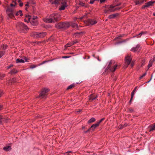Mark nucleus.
<instances>
[{"label": "nucleus", "instance_id": "obj_33", "mask_svg": "<svg viewBox=\"0 0 155 155\" xmlns=\"http://www.w3.org/2000/svg\"><path fill=\"white\" fill-rule=\"evenodd\" d=\"M134 112V110L132 108H129L128 110V111H127V112H129V113H132V112Z\"/></svg>", "mask_w": 155, "mask_h": 155}, {"label": "nucleus", "instance_id": "obj_43", "mask_svg": "<svg viewBox=\"0 0 155 155\" xmlns=\"http://www.w3.org/2000/svg\"><path fill=\"white\" fill-rule=\"evenodd\" d=\"M2 122H6L7 121V120L4 118H3L2 116Z\"/></svg>", "mask_w": 155, "mask_h": 155}, {"label": "nucleus", "instance_id": "obj_26", "mask_svg": "<svg viewBox=\"0 0 155 155\" xmlns=\"http://www.w3.org/2000/svg\"><path fill=\"white\" fill-rule=\"evenodd\" d=\"M96 120L94 117H92L87 122L89 124L94 122Z\"/></svg>", "mask_w": 155, "mask_h": 155}, {"label": "nucleus", "instance_id": "obj_37", "mask_svg": "<svg viewBox=\"0 0 155 155\" xmlns=\"http://www.w3.org/2000/svg\"><path fill=\"white\" fill-rule=\"evenodd\" d=\"M105 119V118H102V119L100 120L97 123L98 124V125H99L101 123L103 120H104Z\"/></svg>", "mask_w": 155, "mask_h": 155}, {"label": "nucleus", "instance_id": "obj_10", "mask_svg": "<svg viewBox=\"0 0 155 155\" xmlns=\"http://www.w3.org/2000/svg\"><path fill=\"white\" fill-rule=\"evenodd\" d=\"M132 60V58L131 56H127L125 58V64L127 67L130 64Z\"/></svg>", "mask_w": 155, "mask_h": 155}, {"label": "nucleus", "instance_id": "obj_41", "mask_svg": "<svg viewBox=\"0 0 155 155\" xmlns=\"http://www.w3.org/2000/svg\"><path fill=\"white\" fill-rule=\"evenodd\" d=\"M37 18L38 17L36 16L34 17H33L31 18V20H37Z\"/></svg>", "mask_w": 155, "mask_h": 155}, {"label": "nucleus", "instance_id": "obj_44", "mask_svg": "<svg viewBox=\"0 0 155 155\" xmlns=\"http://www.w3.org/2000/svg\"><path fill=\"white\" fill-rule=\"evenodd\" d=\"M37 66L36 65H31L30 66V68L33 69L36 67Z\"/></svg>", "mask_w": 155, "mask_h": 155}, {"label": "nucleus", "instance_id": "obj_22", "mask_svg": "<svg viewBox=\"0 0 155 155\" xmlns=\"http://www.w3.org/2000/svg\"><path fill=\"white\" fill-rule=\"evenodd\" d=\"M79 5L81 6H83L85 7H87V5H86L85 3L82 2L80 1H79Z\"/></svg>", "mask_w": 155, "mask_h": 155}, {"label": "nucleus", "instance_id": "obj_35", "mask_svg": "<svg viewBox=\"0 0 155 155\" xmlns=\"http://www.w3.org/2000/svg\"><path fill=\"white\" fill-rule=\"evenodd\" d=\"M5 76V74H0V79H2Z\"/></svg>", "mask_w": 155, "mask_h": 155}, {"label": "nucleus", "instance_id": "obj_46", "mask_svg": "<svg viewBox=\"0 0 155 155\" xmlns=\"http://www.w3.org/2000/svg\"><path fill=\"white\" fill-rule=\"evenodd\" d=\"M116 7L115 5L114 6L113 5H111L110 6L109 9H112Z\"/></svg>", "mask_w": 155, "mask_h": 155}, {"label": "nucleus", "instance_id": "obj_29", "mask_svg": "<svg viewBox=\"0 0 155 155\" xmlns=\"http://www.w3.org/2000/svg\"><path fill=\"white\" fill-rule=\"evenodd\" d=\"M72 45H73V44L72 43V42L71 41L67 43L66 45H65V47L67 48L70 47L71 46H72Z\"/></svg>", "mask_w": 155, "mask_h": 155}, {"label": "nucleus", "instance_id": "obj_49", "mask_svg": "<svg viewBox=\"0 0 155 155\" xmlns=\"http://www.w3.org/2000/svg\"><path fill=\"white\" fill-rule=\"evenodd\" d=\"M147 32L146 31H141L140 33V34H141V35H143V34H146L147 33Z\"/></svg>", "mask_w": 155, "mask_h": 155}, {"label": "nucleus", "instance_id": "obj_17", "mask_svg": "<svg viewBox=\"0 0 155 155\" xmlns=\"http://www.w3.org/2000/svg\"><path fill=\"white\" fill-rule=\"evenodd\" d=\"M119 15L118 13H116L111 15H110L108 16V18L109 19L114 18L116 17L117 16Z\"/></svg>", "mask_w": 155, "mask_h": 155}, {"label": "nucleus", "instance_id": "obj_28", "mask_svg": "<svg viewBox=\"0 0 155 155\" xmlns=\"http://www.w3.org/2000/svg\"><path fill=\"white\" fill-rule=\"evenodd\" d=\"M19 14H20V15L21 16H22L23 15V14L22 13V11L21 10H19L16 12L15 13V15L18 16Z\"/></svg>", "mask_w": 155, "mask_h": 155}, {"label": "nucleus", "instance_id": "obj_34", "mask_svg": "<svg viewBox=\"0 0 155 155\" xmlns=\"http://www.w3.org/2000/svg\"><path fill=\"white\" fill-rule=\"evenodd\" d=\"M143 3H142V0L140 1H136L135 2V4L136 5H140Z\"/></svg>", "mask_w": 155, "mask_h": 155}, {"label": "nucleus", "instance_id": "obj_21", "mask_svg": "<svg viewBox=\"0 0 155 155\" xmlns=\"http://www.w3.org/2000/svg\"><path fill=\"white\" fill-rule=\"evenodd\" d=\"M52 4H56L59 3L58 0H49Z\"/></svg>", "mask_w": 155, "mask_h": 155}, {"label": "nucleus", "instance_id": "obj_42", "mask_svg": "<svg viewBox=\"0 0 155 155\" xmlns=\"http://www.w3.org/2000/svg\"><path fill=\"white\" fill-rule=\"evenodd\" d=\"M7 47V46L6 45H3V46L2 47L3 48V49L5 50L6 49Z\"/></svg>", "mask_w": 155, "mask_h": 155}, {"label": "nucleus", "instance_id": "obj_11", "mask_svg": "<svg viewBox=\"0 0 155 155\" xmlns=\"http://www.w3.org/2000/svg\"><path fill=\"white\" fill-rule=\"evenodd\" d=\"M97 23V21L93 19H88L87 21V23L88 25H93Z\"/></svg>", "mask_w": 155, "mask_h": 155}, {"label": "nucleus", "instance_id": "obj_39", "mask_svg": "<svg viewBox=\"0 0 155 155\" xmlns=\"http://www.w3.org/2000/svg\"><path fill=\"white\" fill-rule=\"evenodd\" d=\"M146 72L144 73L142 76H140L139 78L140 79H141L143 77L145 76L146 75Z\"/></svg>", "mask_w": 155, "mask_h": 155}, {"label": "nucleus", "instance_id": "obj_38", "mask_svg": "<svg viewBox=\"0 0 155 155\" xmlns=\"http://www.w3.org/2000/svg\"><path fill=\"white\" fill-rule=\"evenodd\" d=\"M127 40V39L124 40H122L121 41H119V42H118L117 43V44H120V43H123V42H124L125 41H126Z\"/></svg>", "mask_w": 155, "mask_h": 155}, {"label": "nucleus", "instance_id": "obj_62", "mask_svg": "<svg viewBox=\"0 0 155 155\" xmlns=\"http://www.w3.org/2000/svg\"><path fill=\"white\" fill-rule=\"evenodd\" d=\"M3 108V105H0V110Z\"/></svg>", "mask_w": 155, "mask_h": 155}, {"label": "nucleus", "instance_id": "obj_52", "mask_svg": "<svg viewBox=\"0 0 155 155\" xmlns=\"http://www.w3.org/2000/svg\"><path fill=\"white\" fill-rule=\"evenodd\" d=\"M134 92H133V91L131 93V99H133V98L134 97Z\"/></svg>", "mask_w": 155, "mask_h": 155}, {"label": "nucleus", "instance_id": "obj_58", "mask_svg": "<svg viewBox=\"0 0 155 155\" xmlns=\"http://www.w3.org/2000/svg\"><path fill=\"white\" fill-rule=\"evenodd\" d=\"M13 66V64H11L10 66L7 67V68L9 69Z\"/></svg>", "mask_w": 155, "mask_h": 155}, {"label": "nucleus", "instance_id": "obj_20", "mask_svg": "<svg viewBox=\"0 0 155 155\" xmlns=\"http://www.w3.org/2000/svg\"><path fill=\"white\" fill-rule=\"evenodd\" d=\"M3 149L5 151H9L11 150V147L10 146H6L5 147H3Z\"/></svg>", "mask_w": 155, "mask_h": 155}, {"label": "nucleus", "instance_id": "obj_50", "mask_svg": "<svg viewBox=\"0 0 155 155\" xmlns=\"http://www.w3.org/2000/svg\"><path fill=\"white\" fill-rule=\"evenodd\" d=\"M152 66V62H150L149 63V64H148V68H149L150 67H151Z\"/></svg>", "mask_w": 155, "mask_h": 155}, {"label": "nucleus", "instance_id": "obj_30", "mask_svg": "<svg viewBox=\"0 0 155 155\" xmlns=\"http://www.w3.org/2000/svg\"><path fill=\"white\" fill-rule=\"evenodd\" d=\"M127 124H124V125L122 124L120 125L119 127L118 128L119 129H123L124 127L127 126Z\"/></svg>", "mask_w": 155, "mask_h": 155}, {"label": "nucleus", "instance_id": "obj_60", "mask_svg": "<svg viewBox=\"0 0 155 155\" xmlns=\"http://www.w3.org/2000/svg\"><path fill=\"white\" fill-rule=\"evenodd\" d=\"M23 5V3L22 2H21L19 4V6H20V7H21Z\"/></svg>", "mask_w": 155, "mask_h": 155}, {"label": "nucleus", "instance_id": "obj_7", "mask_svg": "<svg viewBox=\"0 0 155 155\" xmlns=\"http://www.w3.org/2000/svg\"><path fill=\"white\" fill-rule=\"evenodd\" d=\"M47 34L46 32H35L33 33V37L36 38H43Z\"/></svg>", "mask_w": 155, "mask_h": 155}, {"label": "nucleus", "instance_id": "obj_51", "mask_svg": "<svg viewBox=\"0 0 155 155\" xmlns=\"http://www.w3.org/2000/svg\"><path fill=\"white\" fill-rule=\"evenodd\" d=\"M3 93L2 91H0V97H1L3 95Z\"/></svg>", "mask_w": 155, "mask_h": 155}, {"label": "nucleus", "instance_id": "obj_15", "mask_svg": "<svg viewBox=\"0 0 155 155\" xmlns=\"http://www.w3.org/2000/svg\"><path fill=\"white\" fill-rule=\"evenodd\" d=\"M98 126H99L98 124L96 123L92 125L90 128H91V130H94V129Z\"/></svg>", "mask_w": 155, "mask_h": 155}, {"label": "nucleus", "instance_id": "obj_27", "mask_svg": "<svg viewBox=\"0 0 155 155\" xmlns=\"http://www.w3.org/2000/svg\"><path fill=\"white\" fill-rule=\"evenodd\" d=\"M75 84L73 83L69 86H68L67 88V90H68L69 89H71L73 87H75Z\"/></svg>", "mask_w": 155, "mask_h": 155}, {"label": "nucleus", "instance_id": "obj_53", "mask_svg": "<svg viewBox=\"0 0 155 155\" xmlns=\"http://www.w3.org/2000/svg\"><path fill=\"white\" fill-rule=\"evenodd\" d=\"M16 79L14 78H13L11 80V82L12 83L14 82L15 81Z\"/></svg>", "mask_w": 155, "mask_h": 155}, {"label": "nucleus", "instance_id": "obj_19", "mask_svg": "<svg viewBox=\"0 0 155 155\" xmlns=\"http://www.w3.org/2000/svg\"><path fill=\"white\" fill-rule=\"evenodd\" d=\"M30 21L31 24L34 26L37 25L38 23L37 20H30Z\"/></svg>", "mask_w": 155, "mask_h": 155}, {"label": "nucleus", "instance_id": "obj_32", "mask_svg": "<svg viewBox=\"0 0 155 155\" xmlns=\"http://www.w3.org/2000/svg\"><path fill=\"white\" fill-rule=\"evenodd\" d=\"M124 35V34L120 35L119 36H118L115 38L114 39V40H116L118 39H121V37H123Z\"/></svg>", "mask_w": 155, "mask_h": 155}, {"label": "nucleus", "instance_id": "obj_25", "mask_svg": "<svg viewBox=\"0 0 155 155\" xmlns=\"http://www.w3.org/2000/svg\"><path fill=\"white\" fill-rule=\"evenodd\" d=\"M54 60V59H53L52 60H48V61H43V62H42L41 63H40V64H38V66H40L43 64H44L46 63H47V62H48L49 61H52L53 60Z\"/></svg>", "mask_w": 155, "mask_h": 155}, {"label": "nucleus", "instance_id": "obj_14", "mask_svg": "<svg viewBox=\"0 0 155 155\" xmlns=\"http://www.w3.org/2000/svg\"><path fill=\"white\" fill-rule=\"evenodd\" d=\"M97 97V96H95L92 94L90 95L89 96V101H92L96 99Z\"/></svg>", "mask_w": 155, "mask_h": 155}, {"label": "nucleus", "instance_id": "obj_40", "mask_svg": "<svg viewBox=\"0 0 155 155\" xmlns=\"http://www.w3.org/2000/svg\"><path fill=\"white\" fill-rule=\"evenodd\" d=\"M123 7H117L114 8L115 11H117V10H119L120 9L122 8Z\"/></svg>", "mask_w": 155, "mask_h": 155}, {"label": "nucleus", "instance_id": "obj_57", "mask_svg": "<svg viewBox=\"0 0 155 155\" xmlns=\"http://www.w3.org/2000/svg\"><path fill=\"white\" fill-rule=\"evenodd\" d=\"M106 0H100V2L101 3H103V2H104Z\"/></svg>", "mask_w": 155, "mask_h": 155}, {"label": "nucleus", "instance_id": "obj_16", "mask_svg": "<svg viewBox=\"0 0 155 155\" xmlns=\"http://www.w3.org/2000/svg\"><path fill=\"white\" fill-rule=\"evenodd\" d=\"M115 12L114 8L109 9L107 10H105L104 12L105 13H109L110 12Z\"/></svg>", "mask_w": 155, "mask_h": 155}, {"label": "nucleus", "instance_id": "obj_59", "mask_svg": "<svg viewBox=\"0 0 155 155\" xmlns=\"http://www.w3.org/2000/svg\"><path fill=\"white\" fill-rule=\"evenodd\" d=\"M134 65V63L133 62H132L131 63V66L132 67Z\"/></svg>", "mask_w": 155, "mask_h": 155}, {"label": "nucleus", "instance_id": "obj_5", "mask_svg": "<svg viewBox=\"0 0 155 155\" xmlns=\"http://www.w3.org/2000/svg\"><path fill=\"white\" fill-rule=\"evenodd\" d=\"M48 91L49 89H48L44 88L43 89L38 97H41L42 98H45Z\"/></svg>", "mask_w": 155, "mask_h": 155}, {"label": "nucleus", "instance_id": "obj_48", "mask_svg": "<svg viewBox=\"0 0 155 155\" xmlns=\"http://www.w3.org/2000/svg\"><path fill=\"white\" fill-rule=\"evenodd\" d=\"M70 56H63L62 57V58H70Z\"/></svg>", "mask_w": 155, "mask_h": 155}, {"label": "nucleus", "instance_id": "obj_45", "mask_svg": "<svg viewBox=\"0 0 155 155\" xmlns=\"http://www.w3.org/2000/svg\"><path fill=\"white\" fill-rule=\"evenodd\" d=\"M2 116H0V125L1 124H2Z\"/></svg>", "mask_w": 155, "mask_h": 155}, {"label": "nucleus", "instance_id": "obj_24", "mask_svg": "<svg viewBox=\"0 0 155 155\" xmlns=\"http://www.w3.org/2000/svg\"><path fill=\"white\" fill-rule=\"evenodd\" d=\"M16 62L17 63H24L25 62V61L22 59H17L16 60Z\"/></svg>", "mask_w": 155, "mask_h": 155}, {"label": "nucleus", "instance_id": "obj_12", "mask_svg": "<svg viewBox=\"0 0 155 155\" xmlns=\"http://www.w3.org/2000/svg\"><path fill=\"white\" fill-rule=\"evenodd\" d=\"M140 45L139 44H137L136 46L135 47H133L131 49V51L134 52H135L138 50L139 48L140 47Z\"/></svg>", "mask_w": 155, "mask_h": 155}, {"label": "nucleus", "instance_id": "obj_23", "mask_svg": "<svg viewBox=\"0 0 155 155\" xmlns=\"http://www.w3.org/2000/svg\"><path fill=\"white\" fill-rule=\"evenodd\" d=\"M18 72V71L16 70L15 69H13L11 70L9 73L11 74H16Z\"/></svg>", "mask_w": 155, "mask_h": 155}, {"label": "nucleus", "instance_id": "obj_8", "mask_svg": "<svg viewBox=\"0 0 155 155\" xmlns=\"http://www.w3.org/2000/svg\"><path fill=\"white\" fill-rule=\"evenodd\" d=\"M60 3V5L59 8V11L64 10L65 8L68 6L65 0H62L59 2Z\"/></svg>", "mask_w": 155, "mask_h": 155}, {"label": "nucleus", "instance_id": "obj_4", "mask_svg": "<svg viewBox=\"0 0 155 155\" xmlns=\"http://www.w3.org/2000/svg\"><path fill=\"white\" fill-rule=\"evenodd\" d=\"M6 12L8 17L11 18L14 17V14L15 11L14 8L8 7L6 9Z\"/></svg>", "mask_w": 155, "mask_h": 155}, {"label": "nucleus", "instance_id": "obj_1", "mask_svg": "<svg viewBox=\"0 0 155 155\" xmlns=\"http://www.w3.org/2000/svg\"><path fill=\"white\" fill-rule=\"evenodd\" d=\"M61 19V15L58 13H54L51 15L49 18L46 19L45 21L48 23L54 22Z\"/></svg>", "mask_w": 155, "mask_h": 155}, {"label": "nucleus", "instance_id": "obj_54", "mask_svg": "<svg viewBox=\"0 0 155 155\" xmlns=\"http://www.w3.org/2000/svg\"><path fill=\"white\" fill-rule=\"evenodd\" d=\"M91 130V128H89V129H88V130H87L86 131H85V130H84V132L85 133H87L88 132H89V131H90Z\"/></svg>", "mask_w": 155, "mask_h": 155}, {"label": "nucleus", "instance_id": "obj_55", "mask_svg": "<svg viewBox=\"0 0 155 155\" xmlns=\"http://www.w3.org/2000/svg\"><path fill=\"white\" fill-rule=\"evenodd\" d=\"M145 60H143L142 63V64L141 65V66H142L145 64Z\"/></svg>", "mask_w": 155, "mask_h": 155}, {"label": "nucleus", "instance_id": "obj_36", "mask_svg": "<svg viewBox=\"0 0 155 155\" xmlns=\"http://www.w3.org/2000/svg\"><path fill=\"white\" fill-rule=\"evenodd\" d=\"M71 26L73 28L75 27H77L78 26V25L76 23H73L72 24Z\"/></svg>", "mask_w": 155, "mask_h": 155}, {"label": "nucleus", "instance_id": "obj_61", "mask_svg": "<svg viewBox=\"0 0 155 155\" xmlns=\"http://www.w3.org/2000/svg\"><path fill=\"white\" fill-rule=\"evenodd\" d=\"M137 88V87H135L133 91V92H134L135 93V91H136V89Z\"/></svg>", "mask_w": 155, "mask_h": 155}, {"label": "nucleus", "instance_id": "obj_56", "mask_svg": "<svg viewBox=\"0 0 155 155\" xmlns=\"http://www.w3.org/2000/svg\"><path fill=\"white\" fill-rule=\"evenodd\" d=\"M95 1V0H91L90 1V4H93L94 3V2Z\"/></svg>", "mask_w": 155, "mask_h": 155}, {"label": "nucleus", "instance_id": "obj_18", "mask_svg": "<svg viewBox=\"0 0 155 155\" xmlns=\"http://www.w3.org/2000/svg\"><path fill=\"white\" fill-rule=\"evenodd\" d=\"M149 127L150 128L149 131H153L155 130V123L150 125Z\"/></svg>", "mask_w": 155, "mask_h": 155}, {"label": "nucleus", "instance_id": "obj_6", "mask_svg": "<svg viewBox=\"0 0 155 155\" xmlns=\"http://www.w3.org/2000/svg\"><path fill=\"white\" fill-rule=\"evenodd\" d=\"M117 67V64H115L114 65V64H112V61H110L106 69H109L110 71L114 72L116 69Z\"/></svg>", "mask_w": 155, "mask_h": 155}, {"label": "nucleus", "instance_id": "obj_47", "mask_svg": "<svg viewBox=\"0 0 155 155\" xmlns=\"http://www.w3.org/2000/svg\"><path fill=\"white\" fill-rule=\"evenodd\" d=\"M72 42L73 45H74L78 42V41L77 40H75V41H72Z\"/></svg>", "mask_w": 155, "mask_h": 155}, {"label": "nucleus", "instance_id": "obj_63", "mask_svg": "<svg viewBox=\"0 0 155 155\" xmlns=\"http://www.w3.org/2000/svg\"><path fill=\"white\" fill-rule=\"evenodd\" d=\"M16 5V3H15V5H13L12 4H11L10 5L11 6H15V5Z\"/></svg>", "mask_w": 155, "mask_h": 155}, {"label": "nucleus", "instance_id": "obj_9", "mask_svg": "<svg viewBox=\"0 0 155 155\" xmlns=\"http://www.w3.org/2000/svg\"><path fill=\"white\" fill-rule=\"evenodd\" d=\"M155 2V1H150L146 3L145 5H143L141 7L142 9L145 8H149L150 6H153V4Z\"/></svg>", "mask_w": 155, "mask_h": 155}, {"label": "nucleus", "instance_id": "obj_13", "mask_svg": "<svg viewBox=\"0 0 155 155\" xmlns=\"http://www.w3.org/2000/svg\"><path fill=\"white\" fill-rule=\"evenodd\" d=\"M31 19V16L29 15H26L24 21L25 22H28L30 21Z\"/></svg>", "mask_w": 155, "mask_h": 155}, {"label": "nucleus", "instance_id": "obj_64", "mask_svg": "<svg viewBox=\"0 0 155 155\" xmlns=\"http://www.w3.org/2000/svg\"><path fill=\"white\" fill-rule=\"evenodd\" d=\"M25 6L26 7H28L29 6V5L28 2H27L26 4H25Z\"/></svg>", "mask_w": 155, "mask_h": 155}, {"label": "nucleus", "instance_id": "obj_3", "mask_svg": "<svg viewBox=\"0 0 155 155\" xmlns=\"http://www.w3.org/2000/svg\"><path fill=\"white\" fill-rule=\"evenodd\" d=\"M16 27L18 30L22 31L24 30L27 31L28 29L27 25L21 22L17 23L16 24Z\"/></svg>", "mask_w": 155, "mask_h": 155}, {"label": "nucleus", "instance_id": "obj_31", "mask_svg": "<svg viewBox=\"0 0 155 155\" xmlns=\"http://www.w3.org/2000/svg\"><path fill=\"white\" fill-rule=\"evenodd\" d=\"M5 52L3 51H0V58L5 55Z\"/></svg>", "mask_w": 155, "mask_h": 155}, {"label": "nucleus", "instance_id": "obj_2", "mask_svg": "<svg viewBox=\"0 0 155 155\" xmlns=\"http://www.w3.org/2000/svg\"><path fill=\"white\" fill-rule=\"evenodd\" d=\"M70 26V24L67 22H60L55 25V27L58 29L63 28L66 29Z\"/></svg>", "mask_w": 155, "mask_h": 155}]
</instances>
